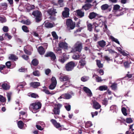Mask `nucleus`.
<instances>
[{
  "mask_svg": "<svg viewBox=\"0 0 134 134\" xmlns=\"http://www.w3.org/2000/svg\"><path fill=\"white\" fill-rule=\"evenodd\" d=\"M32 15L34 16L36 22L39 23L42 20V14L40 11L38 10L34 11L32 13Z\"/></svg>",
  "mask_w": 134,
  "mask_h": 134,
  "instance_id": "nucleus-1",
  "label": "nucleus"
},
{
  "mask_svg": "<svg viewBox=\"0 0 134 134\" xmlns=\"http://www.w3.org/2000/svg\"><path fill=\"white\" fill-rule=\"evenodd\" d=\"M83 48V44L81 42L77 41L75 44L74 48L72 49L74 52H78L80 53Z\"/></svg>",
  "mask_w": 134,
  "mask_h": 134,
  "instance_id": "nucleus-2",
  "label": "nucleus"
},
{
  "mask_svg": "<svg viewBox=\"0 0 134 134\" xmlns=\"http://www.w3.org/2000/svg\"><path fill=\"white\" fill-rule=\"evenodd\" d=\"M66 25L67 28L69 30L73 29L75 27V23L73 22L71 19H66Z\"/></svg>",
  "mask_w": 134,
  "mask_h": 134,
  "instance_id": "nucleus-3",
  "label": "nucleus"
},
{
  "mask_svg": "<svg viewBox=\"0 0 134 134\" xmlns=\"http://www.w3.org/2000/svg\"><path fill=\"white\" fill-rule=\"evenodd\" d=\"M42 106L41 103L39 101H36L31 103L29 108L33 110H36L40 109Z\"/></svg>",
  "mask_w": 134,
  "mask_h": 134,
  "instance_id": "nucleus-4",
  "label": "nucleus"
},
{
  "mask_svg": "<svg viewBox=\"0 0 134 134\" xmlns=\"http://www.w3.org/2000/svg\"><path fill=\"white\" fill-rule=\"evenodd\" d=\"M76 64L73 61H71L67 63L65 66V68L68 71H71L72 70Z\"/></svg>",
  "mask_w": 134,
  "mask_h": 134,
  "instance_id": "nucleus-5",
  "label": "nucleus"
},
{
  "mask_svg": "<svg viewBox=\"0 0 134 134\" xmlns=\"http://www.w3.org/2000/svg\"><path fill=\"white\" fill-rule=\"evenodd\" d=\"M46 57H49L54 62H56V57L55 54L53 52L49 51L47 52L44 55Z\"/></svg>",
  "mask_w": 134,
  "mask_h": 134,
  "instance_id": "nucleus-6",
  "label": "nucleus"
},
{
  "mask_svg": "<svg viewBox=\"0 0 134 134\" xmlns=\"http://www.w3.org/2000/svg\"><path fill=\"white\" fill-rule=\"evenodd\" d=\"M62 106V105L59 103L55 105V107L53 110L54 114L55 115H59L60 113V109Z\"/></svg>",
  "mask_w": 134,
  "mask_h": 134,
  "instance_id": "nucleus-7",
  "label": "nucleus"
},
{
  "mask_svg": "<svg viewBox=\"0 0 134 134\" xmlns=\"http://www.w3.org/2000/svg\"><path fill=\"white\" fill-rule=\"evenodd\" d=\"M47 12L49 15L53 16H56V14L57 13L56 10L53 8L48 9L47 10Z\"/></svg>",
  "mask_w": 134,
  "mask_h": 134,
  "instance_id": "nucleus-8",
  "label": "nucleus"
},
{
  "mask_svg": "<svg viewBox=\"0 0 134 134\" xmlns=\"http://www.w3.org/2000/svg\"><path fill=\"white\" fill-rule=\"evenodd\" d=\"M86 62L85 59H82L79 61L77 67L79 66V69L82 68L86 65Z\"/></svg>",
  "mask_w": 134,
  "mask_h": 134,
  "instance_id": "nucleus-9",
  "label": "nucleus"
},
{
  "mask_svg": "<svg viewBox=\"0 0 134 134\" xmlns=\"http://www.w3.org/2000/svg\"><path fill=\"white\" fill-rule=\"evenodd\" d=\"M65 10L63 11L62 13V15L63 17L67 18L69 17V8L65 7L64 8Z\"/></svg>",
  "mask_w": 134,
  "mask_h": 134,
  "instance_id": "nucleus-10",
  "label": "nucleus"
},
{
  "mask_svg": "<svg viewBox=\"0 0 134 134\" xmlns=\"http://www.w3.org/2000/svg\"><path fill=\"white\" fill-rule=\"evenodd\" d=\"M50 121L54 126L56 128L58 129L60 127H62V126H64L63 125H61L59 123L57 122V121L54 119H52Z\"/></svg>",
  "mask_w": 134,
  "mask_h": 134,
  "instance_id": "nucleus-11",
  "label": "nucleus"
},
{
  "mask_svg": "<svg viewBox=\"0 0 134 134\" xmlns=\"http://www.w3.org/2000/svg\"><path fill=\"white\" fill-rule=\"evenodd\" d=\"M50 121L54 126L56 128L58 129L60 127H62V126H64L63 125H61L59 123L57 122V121L54 119H52Z\"/></svg>",
  "mask_w": 134,
  "mask_h": 134,
  "instance_id": "nucleus-12",
  "label": "nucleus"
},
{
  "mask_svg": "<svg viewBox=\"0 0 134 134\" xmlns=\"http://www.w3.org/2000/svg\"><path fill=\"white\" fill-rule=\"evenodd\" d=\"M59 79L60 81L61 82L69 81L70 80V79L68 76L65 75L61 76Z\"/></svg>",
  "mask_w": 134,
  "mask_h": 134,
  "instance_id": "nucleus-13",
  "label": "nucleus"
},
{
  "mask_svg": "<svg viewBox=\"0 0 134 134\" xmlns=\"http://www.w3.org/2000/svg\"><path fill=\"white\" fill-rule=\"evenodd\" d=\"M97 46L98 47L104 48L106 45V42L103 40L98 41L97 42Z\"/></svg>",
  "mask_w": 134,
  "mask_h": 134,
  "instance_id": "nucleus-14",
  "label": "nucleus"
},
{
  "mask_svg": "<svg viewBox=\"0 0 134 134\" xmlns=\"http://www.w3.org/2000/svg\"><path fill=\"white\" fill-rule=\"evenodd\" d=\"M93 108L96 109H98L100 108L101 107V105L97 102L95 100L93 101Z\"/></svg>",
  "mask_w": 134,
  "mask_h": 134,
  "instance_id": "nucleus-15",
  "label": "nucleus"
},
{
  "mask_svg": "<svg viewBox=\"0 0 134 134\" xmlns=\"http://www.w3.org/2000/svg\"><path fill=\"white\" fill-rule=\"evenodd\" d=\"M59 46L60 48L64 49H67L68 48V44L66 42H59Z\"/></svg>",
  "mask_w": 134,
  "mask_h": 134,
  "instance_id": "nucleus-16",
  "label": "nucleus"
},
{
  "mask_svg": "<svg viewBox=\"0 0 134 134\" xmlns=\"http://www.w3.org/2000/svg\"><path fill=\"white\" fill-rule=\"evenodd\" d=\"M83 89L84 92L87 93V95L90 97H91L92 96V93L91 90L86 87H83Z\"/></svg>",
  "mask_w": 134,
  "mask_h": 134,
  "instance_id": "nucleus-17",
  "label": "nucleus"
},
{
  "mask_svg": "<svg viewBox=\"0 0 134 134\" xmlns=\"http://www.w3.org/2000/svg\"><path fill=\"white\" fill-rule=\"evenodd\" d=\"M40 83L38 82H31L30 83V86L34 88H37L40 86Z\"/></svg>",
  "mask_w": 134,
  "mask_h": 134,
  "instance_id": "nucleus-18",
  "label": "nucleus"
},
{
  "mask_svg": "<svg viewBox=\"0 0 134 134\" xmlns=\"http://www.w3.org/2000/svg\"><path fill=\"white\" fill-rule=\"evenodd\" d=\"M26 84V82H21L19 83V85H18L16 88V89L18 90L19 92L21 88H23Z\"/></svg>",
  "mask_w": 134,
  "mask_h": 134,
  "instance_id": "nucleus-19",
  "label": "nucleus"
},
{
  "mask_svg": "<svg viewBox=\"0 0 134 134\" xmlns=\"http://www.w3.org/2000/svg\"><path fill=\"white\" fill-rule=\"evenodd\" d=\"M77 15L79 18H81L83 17L84 16V12H83L81 10L78 9L76 11Z\"/></svg>",
  "mask_w": 134,
  "mask_h": 134,
  "instance_id": "nucleus-20",
  "label": "nucleus"
},
{
  "mask_svg": "<svg viewBox=\"0 0 134 134\" xmlns=\"http://www.w3.org/2000/svg\"><path fill=\"white\" fill-rule=\"evenodd\" d=\"M38 51L39 53L41 55L43 54L45 52L44 49L42 46L38 47Z\"/></svg>",
  "mask_w": 134,
  "mask_h": 134,
  "instance_id": "nucleus-21",
  "label": "nucleus"
},
{
  "mask_svg": "<svg viewBox=\"0 0 134 134\" xmlns=\"http://www.w3.org/2000/svg\"><path fill=\"white\" fill-rule=\"evenodd\" d=\"M98 14L93 12L90 13L88 16V18L91 19H92L97 16Z\"/></svg>",
  "mask_w": 134,
  "mask_h": 134,
  "instance_id": "nucleus-22",
  "label": "nucleus"
},
{
  "mask_svg": "<svg viewBox=\"0 0 134 134\" xmlns=\"http://www.w3.org/2000/svg\"><path fill=\"white\" fill-rule=\"evenodd\" d=\"M1 86L3 90H9L10 88V86L9 85L6 83H2Z\"/></svg>",
  "mask_w": 134,
  "mask_h": 134,
  "instance_id": "nucleus-23",
  "label": "nucleus"
},
{
  "mask_svg": "<svg viewBox=\"0 0 134 134\" xmlns=\"http://www.w3.org/2000/svg\"><path fill=\"white\" fill-rule=\"evenodd\" d=\"M92 5L90 4L87 3L83 6L82 8L84 9L85 10H88L91 7Z\"/></svg>",
  "mask_w": 134,
  "mask_h": 134,
  "instance_id": "nucleus-24",
  "label": "nucleus"
},
{
  "mask_svg": "<svg viewBox=\"0 0 134 134\" xmlns=\"http://www.w3.org/2000/svg\"><path fill=\"white\" fill-rule=\"evenodd\" d=\"M39 63L38 60L36 58L33 59L31 62L32 64L35 66H37L39 64Z\"/></svg>",
  "mask_w": 134,
  "mask_h": 134,
  "instance_id": "nucleus-25",
  "label": "nucleus"
},
{
  "mask_svg": "<svg viewBox=\"0 0 134 134\" xmlns=\"http://www.w3.org/2000/svg\"><path fill=\"white\" fill-rule=\"evenodd\" d=\"M9 58L10 60L15 61L18 59V58L15 55L11 54L10 55V56L9 57Z\"/></svg>",
  "mask_w": 134,
  "mask_h": 134,
  "instance_id": "nucleus-26",
  "label": "nucleus"
},
{
  "mask_svg": "<svg viewBox=\"0 0 134 134\" xmlns=\"http://www.w3.org/2000/svg\"><path fill=\"white\" fill-rule=\"evenodd\" d=\"M62 96H64V99H69L72 97L71 95L68 93H66L62 94Z\"/></svg>",
  "mask_w": 134,
  "mask_h": 134,
  "instance_id": "nucleus-27",
  "label": "nucleus"
},
{
  "mask_svg": "<svg viewBox=\"0 0 134 134\" xmlns=\"http://www.w3.org/2000/svg\"><path fill=\"white\" fill-rule=\"evenodd\" d=\"M18 127L20 129H22L24 126V123L22 121H19L18 122Z\"/></svg>",
  "mask_w": 134,
  "mask_h": 134,
  "instance_id": "nucleus-28",
  "label": "nucleus"
},
{
  "mask_svg": "<svg viewBox=\"0 0 134 134\" xmlns=\"http://www.w3.org/2000/svg\"><path fill=\"white\" fill-rule=\"evenodd\" d=\"M96 61L97 65L99 68H103V64L101 63V61L100 60H97Z\"/></svg>",
  "mask_w": 134,
  "mask_h": 134,
  "instance_id": "nucleus-29",
  "label": "nucleus"
},
{
  "mask_svg": "<svg viewBox=\"0 0 134 134\" xmlns=\"http://www.w3.org/2000/svg\"><path fill=\"white\" fill-rule=\"evenodd\" d=\"M28 96L31 97L36 98L39 97L38 95L35 93H30L28 94Z\"/></svg>",
  "mask_w": 134,
  "mask_h": 134,
  "instance_id": "nucleus-30",
  "label": "nucleus"
},
{
  "mask_svg": "<svg viewBox=\"0 0 134 134\" xmlns=\"http://www.w3.org/2000/svg\"><path fill=\"white\" fill-rule=\"evenodd\" d=\"M45 26L47 28H51L53 27V25L52 23L47 22L45 24Z\"/></svg>",
  "mask_w": 134,
  "mask_h": 134,
  "instance_id": "nucleus-31",
  "label": "nucleus"
},
{
  "mask_svg": "<svg viewBox=\"0 0 134 134\" xmlns=\"http://www.w3.org/2000/svg\"><path fill=\"white\" fill-rule=\"evenodd\" d=\"M118 84L116 83H112L111 86V87L112 90L115 91L117 90V88Z\"/></svg>",
  "mask_w": 134,
  "mask_h": 134,
  "instance_id": "nucleus-32",
  "label": "nucleus"
},
{
  "mask_svg": "<svg viewBox=\"0 0 134 134\" xmlns=\"http://www.w3.org/2000/svg\"><path fill=\"white\" fill-rule=\"evenodd\" d=\"M110 6L107 4H105L102 5L101 8L102 10H105L108 9Z\"/></svg>",
  "mask_w": 134,
  "mask_h": 134,
  "instance_id": "nucleus-33",
  "label": "nucleus"
},
{
  "mask_svg": "<svg viewBox=\"0 0 134 134\" xmlns=\"http://www.w3.org/2000/svg\"><path fill=\"white\" fill-rule=\"evenodd\" d=\"M131 63V62L127 61L124 62V65L125 68H128L130 67V64Z\"/></svg>",
  "mask_w": 134,
  "mask_h": 134,
  "instance_id": "nucleus-34",
  "label": "nucleus"
},
{
  "mask_svg": "<svg viewBox=\"0 0 134 134\" xmlns=\"http://www.w3.org/2000/svg\"><path fill=\"white\" fill-rule=\"evenodd\" d=\"M120 6L116 4L113 7V9L115 11H120L121 9H120Z\"/></svg>",
  "mask_w": 134,
  "mask_h": 134,
  "instance_id": "nucleus-35",
  "label": "nucleus"
},
{
  "mask_svg": "<svg viewBox=\"0 0 134 134\" xmlns=\"http://www.w3.org/2000/svg\"><path fill=\"white\" fill-rule=\"evenodd\" d=\"M92 24L90 23H87V26L88 30L90 31H91L92 30Z\"/></svg>",
  "mask_w": 134,
  "mask_h": 134,
  "instance_id": "nucleus-36",
  "label": "nucleus"
},
{
  "mask_svg": "<svg viewBox=\"0 0 134 134\" xmlns=\"http://www.w3.org/2000/svg\"><path fill=\"white\" fill-rule=\"evenodd\" d=\"M108 87L106 85L100 86L99 87V89L100 91H105L107 90Z\"/></svg>",
  "mask_w": 134,
  "mask_h": 134,
  "instance_id": "nucleus-37",
  "label": "nucleus"
},
{
  "mask_svg": "<svg viewBox=\"0 0 134 134\" xmlns=\"http://www.w3.org/2000/svg\"><path fill=\"white\" fill-rule=\"evenodd\" d=\"M22 29L23 31L25 32H29L27 27L25 25H23L22 27Z\"/></svg>",
  "mask_w": 134,
  "mask_h": 134,
  "instance_id": "nucleus-38",
  "label": "nucleus"
},
{
  "mask_svg": "<svg viewBox=\"0 0 134 134\" xmlns=\"http://www.w3.org/2000/svg\"><path fill=\"white\" fill-rule=\"evenodd\" d=\"M43 88H44V89L42 90V91L44 92L46 94H51V93L49 92V91L47 89V88L46 87L44 86L43 87Z\"/></svg>",
  "mask_w": 134,
  "mask_h": 134,
  "instance_id": "nucleus-39",
  "label": "nucleus"
},
{
  "mask_svg": "<svg viewBox=\"0 0 134 134\" xmlns=\"http://www.w3.org/2000/svg\"><path fill=\"white\" fill-rule=\"evenodd\" d=\"M93 25L95 26V29H94V31H95L97 32H99L100 31V29H97V27H98V25L96 23H93Z\"/></svg>",
  "mask_w": 134,
  "mask_h": 134,
  "instance_id": "nucleus-40",
  "label": "nucleus"
},
{
  "mask_svg": "<svg viewBox=\"0 0 134 134\" xmlns=\"http://www.w3.org/2000/svg\"><path fill=\"white\" fill-rule=\"evenodd\" d=\"M64 83V84L61 86L60 88H62V87L64 86H65V87H69V83L70 82V80H69V81H66Z\"/></svg>",
  "mask_w": 134,
  "mask_h": 134,
  "instance_id": "nucleus-41",
  "label": "nucleus"
},
{
  "mask_svg": "<svg viewBox=\"0 0 134 134\" xmlns=\"http://www.w3.org/2000/svg\"><path fill=\"white\" fill-rule=\"evenodd\" d=\"M110 38L111 39L112 41H114L116 43H117L118 44H120L119 42L118 41V39L116 38H115L112 36H110Z\"/></svg>",
  "mask_w": 134,
  "mask_h": 134,
  "instance_id": "nucleus-42",
  "label": "nucleus"
},
{
  "mask_svg": "<svg viewBox=\"0 0 134 134\" xmlns=\"http://www.w3.org/2000/svg\"><path fill=\"white\" fill-rule=\"evenodd\" d=\"M58 61L59 62L63 63L65 61V58L64 56H62L60 57L58 60Z\"/></svg>",
  "mask_w": 134,
  "mask_h": 134,
  "instance_id": "nucleus-43",
  "label": "nucleus"
},
{
  "mask_svg": "<svg viewBox=\"0 0 134 134\" xmlns=\"http://www.w3.org/2000/svg\"><path fill=\"white\" fill-rule=\"evenodd\" d=\"M92 126L91 122L90 121H87L85 124V126L86 128H88Z\"/></svg>",
  "mask_w": 134,
  "mask_h": 134,
  "instance_id": "nucleus-44",
  "label": "nucleus"
},
{
  "mask_svg": "<svg viewBox=\"0 0 134 134\" xmlns=\"http://www.w3.org/2000/svg\"><path fill=\"white\" fill-rule=\"evenodd\" d=\"M51 83L56 85L57 84V81L55 78L54 77H52L51 79Z\"/></svg>",
  "mask_w": 134,
  "mask_h": 134,
  "instance_id": "nucleus-45",
  "label": "nucleus"
},
{
  "mask_svg": "<svg viewBox=\"0 0 134 134\" xmlns=\"http://www.w3.org/2000/svg\"><path fill=\"white\" fill-rule=\"evenodd\" d=\"M6 101V98L3 96L0 95V102L4 103Z\"/></svg>",
  "mask_w": 134,
  "mask_h": 134,
  "instance_id": "nucleus-46",
  "label": "nucleus"
},
{
  "mask_svg": "<svg viewBox=\"0 0 134 134\" xmlns=\"http://www.w3.org/2000/svg\"><path fill=\"white\" fill-rule=\"evenodd\" d=\"M122 112L125 116H126L127 115V113H126V109L125 108L123 107L121 109Z\"/></svg>",
  "mask_w": 134,
  "mask_h": 134,
  "instance_id": "nucleus-47",
  "label": "nucleus"
},
{
  "mask_svg": "<svg viewBox=\"0 0 134 134\" xmlns=\"http://www.w3.org/2000/svg\"><path fill=\"white\" fill-rule=\"evenodd\" d=\"M56 85L53 84L51 83L49 86V88L50 90H52L54 89Z\"/></svg>",
  "mask_w": 134,
  "mask_h": 134,
  "instance_id": "nucleus-48",
  "label": "nucleus"
},
{
  "mask_svg": "<svg viewBox=\"0 0 134 134\" xmlns=\"http://www.w3.org/2000/svg\"><path fill=\"white\" fill-rule=\"evenodd\" d=\"M52 35L53 37L55 39H57L58 38V37L55 31H53L52 32Z\"/></svg>",
  "mask_w": 134,
  "mask_h": 134,
  "instance_id": "nucleus-49",
  "label": "nucleus"
},
{
  "mask_svg": "<svg viewBox=\"0 0 134 134\" xmlns=\"http://www.w3.org/2000/svg\"><path fill=\"white\" fill-rule=\"evenodd\" d=\"M108 103V101L107 99L105 98L103 100L102 104L103 105L106 106Z\"/></svg>",
  "mask_w": 134,
  "mask_h": 134,
  "instance_id": "nucleus-50",
  "label": "nucleus"
},
{
  "mask_svg": "<svg viewBox=\"0 0 134 134\" xmlns=\"http://www.w3.org/2000/svg\"><path fill=\"white\" fill-rule=\"evenodd\" d=\"M1 5L3 7H4V9L6 10L8 6L7 4L5 3H2L1 4Z\"/></svg>",
  "mask_w": 134,
  "mask_h": 134,
  "instance_id": "nucleus-51",
  "label": "nucleus"
},
{
  "mask_svg": "<svg viewBox=\"0 0 134 134\" xmlns=\"http://www.w3.org/2000/svg\"><path fill=\"white\" fill-rule=\"evenodd\" d=\"M80 58V55L79 54H74L72 56V58L75 60L79 59Z\"/></svg>",
  "mask_w": 134,
  "mask_h": 134,
  "instance_id": "nucleus-52",
  "label": "nucleus"
},
{
  "mask_svg": "<svg viewBox=\"0 0 134 134\" xmlns=\"http://www.w3.org/2000/svg\"><path fill=\"white\" fill-rule=\"evenodd\" d=\"M63 0H59L58 1V4L60 5V7H62L63 6Z\"/></svg>",
  "mask_w": 134,
  "mask_h": 134,
  "instance_id": "nucleus-53",
  "label": "nucleus"
},
{
  "mask_svg": "<svg viewBox=\"0 0 134 134\" xmlns=\"http://www.w3.org/2000/svg\"><path fill=\"white\" fill-rule=\"evenodd\" d=\"M33 74L35 76H40L39 71L38 70H36L33 72Z\"/></svg>",
  "mask_w": 134,
  "mask_h": 134,
  "instance_id": "nucleus-54",
  "label": "nucleus"
},
{
  "mask_svg": "<svg viewBox=\"0 0 134 134\" xmlns=\"http://www.w3.org/2000/svg\"><path fill=\"white\" fill-rule=\"evenodd\" d=\"M5 65L8 68H10L11 66V62L8 61L5 63Z\"/></svg>",
  "mask_w": 134,
  "mask_h": 134,
  "instance_id": "nucleus-55",
  "label": "nucleus"
},
{
  "mask_svg": "<svg viewBox=\"0 0 134 134\" xmlns=\"http://www.w3.org/2000/svg\"><path fill=\"white\" fill-rule=\"evenodd\" d=\"M126 122L127 123H130L133 122V120L131 118H127L126 119Z\"/></svg>",
  "mask_w": 134,
  "mask_h": 134,
  "instance_id": "nucleus-56",
  "label": "nucleus"
},
{
  "mask_svg": "<svg viewBox=\"0 0 134 134\" xmlns=\"http://www.w3.org/2000/svg\"><path fill=\"white\" fill-rule=\"evenodd\" d=\"M8 28L7 26H4L3 28V30L4 32H7L8 31Z\"/></svg>",
  "mask_w": 134,
  "mask_h": 134,
  "instance_id": "nucleus-57",
  "label": "nucleus"
},
{
  "mask_svg": "<svg viewBox=\"0 0 134 134\" xmlns=\"http://www.w3.org/2000/svg\"><path fill=\"white\" fill-rule=\"evenodd\" d=\"M24 51L25 53L26 54L30 55L31 54V52H30L29 51L25 48H24Z\"/></svg>",
  "mask_w": 134,
  "mask_h": 134,
  "instance_id": "nucleus-58",
  "label": "nucleus"
},
{
  "mask_svg": "<svg viewBox=\"0 0 134 134\" xmlns=\"http://www.w3.org/2000/svg\"><path fill=\"white\" fill-rule=\"evenodd\" d=\"M22 57L25 60H27L29 59V56L25 55H23L22 56Z\"/></svg>",
  "mask_w": 134,
  "mask_h": 134,
  "instance_id": "nucleus-59",
  "label": "nucleus"
},
{
  "mask_svg": "<svg viewBox=\"0 0 134 134\" xmlns=\"http://www.w3.org/2000/svg\"><path fill=\"white\" fill-rule=\"evenodd\" d=\"M65 107L66 110L68 111H70L71 110V105H68V106H65Z\"/></svg>",
  "mask_w": 134,
  "mask_h": 134,
  "instance_id": "nucleus-60",
  "label": "nucleus"
},
{
  "mask_svg": "<svg viewBox=\"0 0 134 134\" xmlns=\"http://www.w3.org/2000/svg\"><path fill=\"white\" fill-rule=\"evenodd\" d=\"M98 114V112L97 111H96L94 112H91V114L92 116V117L93 118L95 116L97 115Z\"/></svg>",
  "mask_w": 134,
  "mask_h": 134,
  "instance_id": "nucleus-61",
  "label": "nucleus"
},
{
  "mask_svg": "<svg viewBox=\"0 0 134 134\" xmlns=\"http://www.w3.org/2000/svg\"><path fill=\"white\" fill-rule=\"evenodd\" d=\"M120 53L124 56H127L128 55L124 51H119Z\"/></svg>",
  "mask_w": 134,
  "mask_h": 134,
  "instance_id": "nucleus-62",
  "label": "nucleus"
},
{
  "mask_svg": "<svg viewBox=\"0 0 134 134\" xmlns=\"http://www.w3.org/2000/svg\"><path fill=\"white\" fill-rule=\"evenodd\" d=\"M96 81L98 82H101L102 81V80L101 79V77L98 76L97 77H96Z\"/></svg>",
  "mask_w": 134,
  "mask_h": 134,
  "instance_id": "nucleus-63",
  "label": "nucleus"
},
{
  "mask_svg": "<svg viewBox=\"0 0 134 134\" xmlns=\"http://www.w3.org/2000/svg\"><path fill=\"white\" fill-rule=\"evenodd\" d=\"M23 23L24 24L29 25L31 23L29 21L27 20L26 21H23Z\"/></svg>",
  "mask_w": 134,
  "mask_h": 134,
  "instance_id": "nucleus-64",
  "label": "nucleus"
}]
</instances>
